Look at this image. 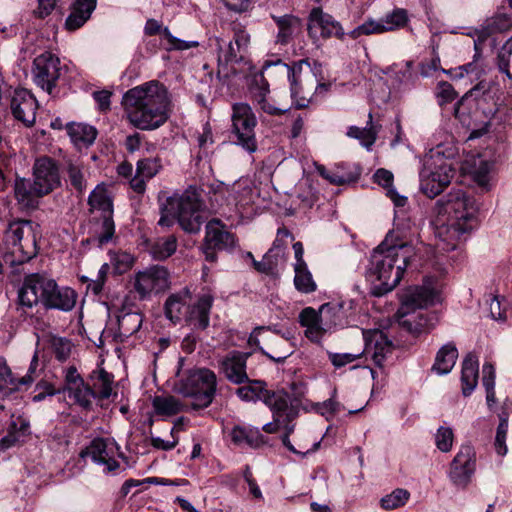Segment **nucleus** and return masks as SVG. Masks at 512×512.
<instances>
[{"instance_id":"1","label":"nucleus","mask_w":512,"mask_h":512,"mask_svg":"<svg viewBox=\"0 0 512 512\" xmlns=\"http://www.w3.org/2000/svg\"><path fill=\"white\" fill-rule=\"evenodd\" d=\"M129 122L141 130H154L168 119L169 95L157 80L127 90L121 102Z\"/></svg>"},{"instance_id":"2","label":"nucleus","mask_w":512,"mask_h":512,"mask_svg":"<svg viewBox=\"0 0 512 512\" xmlns=\"http://www.w3.org/2000/svg\"><path fill=\"white\" fill-rule=\"evenodd\" d=\"M438 213L448 214L453 220L437 229V248L449 252L455 250L461 237L471 232L476 225L477 207L473 197L461 189L450 191L436 202Z\"/></svg>"},{"instance_id":"3","label":"nucleus","mask_w":512,"mask_h":512,"mask_svg":"<svg viewBox=\"0 0 512 512\" xmlns=\"http://www.w3.org/2000/svg\"><path fill=\"white\" fill-rule=\"evenodd\" d=\"M440 301V291L437 278L426 277L421 286L409 287L401 296V306L398 310L399 323L414 335L426 333L435 327L438 317L434 312H419Z\"/></svg>"},{"instance_id":"4","label":"nucleus","mask_w":512,"mask_h":512,"mask_svg":"<svg viewBox=\"0 0 512 512\" xmlns=\"http://www.w3.org/2000/svg\"><path fill=\"white\" fill-rule=\"evenodd\" d=\"M384 239L371 254L366 270L367 279L374 285L373 294L382 296L392 291L401 281L411 257L401 246H389Z\"/></svg>"},{"instance_id":"5","label":"nucleus","mask_w":512,"mask_h":512,"mask_svg":"<svg viewBox=\"0 0 512 512\" xmlns=\"http://www.w3.org/2000/svg\"><path fill=\"white\" fill-rule=\"evenodd\" d=\"M201 193L196 187L190 186L182 193L171 196H159L161 217L160 226L170 227L177 221L180 227L188 233H198L204 222L201 214Z\"/></svg>"},{"instance_id":"6","label":"nucleus","mask_w":512,"mask_h":512,"mask_svg":"<svg viewBox=\"0 0 512 512\" xmlns=\"http://www.w3.org/2000/svg\"><path fill=\"white\" fill-rule=\"evenodd\" d=\"M39 237V225L35 222L25 219L10 222L3 236L4 261L11 266L30 261L38 253Z\"/></svg>"},{"instance_id":"7","label":"nucleus","mask_w":512,"mask_h":512,"mask_svg":"<svg viewBox=\"0 0 512 512\" xmlns=\"http://www.w3.org/2000/svg\"><path fill=\"white\" fill-rule=\"evenodd\" d=\"M175 390L183 397L191 399L192 409H205L215 398L217 376L208 368H194L179 381Z\"/></svg>"},{"instance_id":"8","label":"nucleus","mask_w":512,"mask_h":512,"mask_svg":"<svg viewBox=\"0 0 512 512\" xmlns=\"http://www.w3.org/2000/svg\"><path fill=\"white\" fill-rule=\"evenodd\" d=\"M342 307L325 303L319 310L304 308L299 314V323L305 327V336L312 342L320 343L327 333H331L341 322Z\"/></svg>"},{"instance_id":"9","label":"nucleus","mask_w":512,"mask_h":512,"mask_svg":"<svg viewBox=\"0 0 512 512\" xmlns=\"http://www.w3.org/2000/svg\"><path fill=\"white\" fill-rule=\"evenodd\" d=\"M231 120L232 142L246 152L254 153L257 150V119L252 108L246 103H235L232 106Z\"/></svg>"},{"instance_id":"10","label":"nucleus","mask_w":512,"mask_h":512,"mask_svg":"<svg viewBox=\"0 0 512 512\" xmlns=\"http://www.w3.org/2000/svg\"><path fill=\"white\" fill-rule=\"evenodd\" d=\"M50 279V276L41 273H31L24 277L14 302L17 313L27 316L39 304L43 306Z\"/></svg>"},{"instance_id":"11","label":"nucleus","mask_w":512,"mask_h":512,"mask_svg":"<svg viewBox=\"0 0 512 512\" xmlns=\"http://www.w3.org/2000/svg\"><path fill=\"white\" fill-rule=\"evenodd\" d=\"M90 212H98L101 218L100 230L97 231V238L100 245L108 243L114 233L115 224L113 221V198L108 187L98 184L88 197Z\"/></svg>"},{"instance_id":"12","label":"nucleus","mask_w":512,"mask_h":512,"mask_svg":"<svg viewBox=\"0 0 512 512\" xmlns=\"http://www.w3.org/2000/svg\"><path fill=\"white\" fill-rule=\"evenodd\" d=\"M233 39L227 44L222 38L216 37L218 51V76L223 73L228 64L245 61V53L250 44V35L240 24H233Z\"/></svg>"},{"instance_id":"13","label":"nucleus","mask_w":512,"mask_h":512,"mask_svg":"<svg viewBox=\"0 0 512 512\" xmlns=\"http://www.w3.org/2000/svg\"><path fill=\"white\" fill-rule=\"evenodd\" d=\"M132 283L139 300H148L169 288L170 275L164 266L152 265L136 272Z\"/></svg>"},{"instance_id":"14","label":"nucleus","mask_w":512,"mask_h":512,"mask_svg":"<svg viewBox=\"0 0 512 512\" xmlns=\"http://www.w3.org/2000/svg\"><path fill=\"white\" fill-rule=\"evenodd\" d=\"M236 244L235 235L228 231L219 219H212L206 224L205 237L201 246L206 261L216 262L217 251H232Z\"/></svg>"},{"instance_id":"15","label":"nucleus","mask_w":512,"mask_h":512,"mask_svg":"<svg viewBox=\"0 0 512 512\" xmlns=\"http://www.w3.org/2000/svg\"><path fill=\"white\" fill-rule=\"evenodd\" d=\"M32 73L35 84L52 94L61 75L60 59L51 52H44L34 59Z\"/></svg>"},{"instance_id":"16","label":"nucleus","mask_w":512,"mask_h":512,"mask_svg":"<svg viewBox=\"0 0 512 512\" xmlns=\"http://www.w3.org/2000/svg\"><path fill=\"white\" fill-rule=\"evenodd\" d=\"M455 175L452 165L443 162L434 167L424 166L420 172V190L429 198L438 196Z\"/></svg>"},{"instance_id":"17","label":"nucleus","mask_w":512,"mask_h":512,"mask_svg":"<svg viewBox=\"0 0 512 512\" xmlns=\"http://www.w3.org/2000/svg\"><path fill=\"white\" fill-rule=\"evenodd\" d=\"M476 471V452L465 444L460 447L450 464L449 478L458 487H466Z\"/></svg>"},{"instance_id":"18","label":"nucleus","mask_w":512,"mask_h":512,"mask_svg":"<svg viewBox=\"0 0 512 512\" xmlns=\"http://www.w3.org/2000/svg\"><path fill=\"white\" fill-rule=\"evenodd\" d=\"M119 455V447L113 439L95 438L80 453L81 457L89 456L98 465H104L107 472H113L120 466L116 457Z\"/></svg>"},{"instance_id":"19","label":"nucleus","mask_w":512,"mask_h":512,"mask_svg":"<svg viewBox=\"0 0 512 512\" xmlns=\"http://www.w3.org/2000/svg\"><path fill=\"white\" fill-rule=\"evenodd\" d=\"M408 21V15L405 9L397 8L379 21L368 19L363 24L350 31L348 35L352 39H357L362 35L379 34L392 31L403 27Z\"/></svg>"},{"instance_id":"20","label":"nucleus","mask_w":512,"mask_h":512,"mask_svg":"<svg viewBox=\"0 0 512 512\" xmlns=\"http://www.w3.org/2000/svg\"><path fill=\"white\" fill-rule=\"evenodd\" d=\"M33 181L36 190L45 195L60 185L59 168L56 161L50 157H40L33 165Z\"/></svg>"},{"instance_id":"21","label":"nucleus","mask_w":512,"mask_h":512,"mask_svg":"<svg viewBox=\"0 0 512 512\" xmlns=\"http://www.w3.org/2000/svg\"><path fill=\"white\" fill-rule=\"evenodd\" d=\"M251 356L249 352L233 350L219 361V371L225 378L235 385L248 382L247 359Z\"/></svg>"},{"instance_id":"22","label":"nucleus","mask_w":512,"mask_h":512,"mask_svg":"<svg viewBox=\"0 0 512 512\" xmlns=\"http://www.w3.org/2000/svg\"><path fill=\"white\" fill-rule=\"evenodd\" d=\"M307 29L310 37L316 36V29H320V35L323 38L336 37L343 40L346 35L341 23L335 20L332 15L324 13L319 7L311 10Z\"/></svg>"},{"instance_id":"23","label":"nucleus","mask_w":512,"mask_h":512,"mask_svg":"<svg viewBox=\"0 0 512 512\" xmlns=\"http://www.w3.org/2000/svg\"><path fill=\"white\" fill-rule=\"evenodd\" d=\"M365 342L364 352L371 356L373 362L378 367H382L387 356L393 352L394 344L392 340L381 330L363 331Z\"/></svg>"},{"instance_id":"24","label":"nucleus","mask_w":512,"mask_h":512,"mask_svg":"<svg viewBox=\"0 0 512 512\" xmlns=\"http://www.w3.org/2000/svg\"><path fill=\"white\" fill-rule=\"evenodd\" d=\"M77 297L78 295L74 289L58 285L55 279L51 277L43 308L69 312L75 307Z\"/></svg>"},{"instance_id":"25","label":"nucleus","mask_w":512,"mask_h":512,"mask_svg":"<svg viewBox=\"0 0 512 512\" xmlns=\"http://www.w3.org/2000/svg\"><path fill=\"white\" fill-rule=\"evenodd\" d=\"M214 297L210 293L199 294L194 301H189L186 322L195 329L205 330L210 324V311Z\"/></svg>"},{"instance_id":"26","label":"nucleus","mask_w":512,"mask_h":512,"mask_svg":"<svg viewBox=\"0 0 512 512\" xmlns=\"http://www.w3.org/2000/svg\"><path fill=\"white\" fill-rule=\"evenodd\" d=\"M273 413L277 422L293 421L298 416V410L293 405L290 395L284 390L268 391L264 401Z\"/></svg>"},{"instance_id":"27","label":"nucleus","mask_w":512,"mask_h":512,"mask_svg":"<svg viewBox=\"0 0 512 512\" xmlns=\"http://www.w3.org/2000/svg\"><path fill=\"white\" fill-rule=\"evenodd\" d=\"M37 101L34 96L26 89H16L11 99V111L13 116L23 122L26 126H31L36 120Z\"/></svg>"},{"instance_id":"28","label":"nucleus","mask_w":512,"mask_h":512,"mask_svg":"<svg viewBox=\"0 0 512 512\" xmlns=\"http://www.w3.org/2000/svg\"><path fill=\"white\" fill-rule=\"evenodd\" d=\"M414 225L409 219L396 216L394 219V228L389 231L385 239L390 238L389 246H401V251L413 257L415 248L412 245V235L414 234Z\"/></svg>"},{"instance_id":"29","label":"nucleus","mask_w":512,"mask_h":512,"mask_svg":"<svg viewBox=\"0 0 512 512\" xmlns=\"http://www.w3.org/2000/svg\"><path fill=\"white\" fill-rule=\"evenodd\" d=\"M304 64L309 66L307 60H300L293 62L292 65H288L283 63L282 60L278 59L275 62H265L264 64V68H267L271 65H280L283 69H285L290 83L291 98L295 107L298 109L306 108L309 105V99L306 97V95H299L298 91L300 73Z\"/></svg>"},{"instance_id":"30","label":"nucleus","mask_w":512,"mask_h":512,"mask_svg":"<svg viewBox=\"0 0 512 512\" xmlns=\"http://www.w3.org/2000/svg\"><path fill=\"white\" fill-rule=\"evenodd\" d=\"M190 300L191 292L187 287L169 295L164 303L166 318L174 324L179 323L183 319L186 321L187 307Z\"/></svg>"},{"instance_id":"31","label":"nucleus","mask_w":512,"mask_h":512,"mask_svg":"<svg viewBox=\"0 0 512 512\" xmlns=\"http://www.w3.org/2000/svg\"><path fill=\"white\" fill-rule=\"evenodd\" d=\"M272 331L275 335L267 338L269 352L264 351V355L275 363H283L293 354V345L289 337L284 336V334L280 335V332L276 329Z\"/></svg>"},{"instance_id":"32","label":"nucleus","mask_w":512,"mask_h":512,"mask_svg":"<svg viewBox=\"0 0 512 512\" xmlns=\"http://www.w3.org/2000/svg\"><path fill=\"white\" fill-rule=\"evenodd\" d=\"M96 8V0H76L65 21V28L75 31L82 27Z\"/></svg>"},{"instance_id":"33","label":"nucleus","mask_w":512,"mask_h":512,"mask_svg":"<svg viewBox=\"0 0 512 512\" xmlns=\"http://www.w3.org/2000/svg\"><path fill=\"white\" fill-rule=\"evenodd\" d=\"M66 130L71 142L79 150L90 147L98 134L94 126L84 123H68Z\"/></svg>"},{"instance_id":"34","label":"nucleus","mask_w":512,"mask_h":512,"mask_svg":"<svg viewBox=\"0 0 512 512\" xmlns=\"http://www.w3.org/2000/svg\"><path fill=\"white\" fill-rule=\"evenodd\" d=\"M474 49L475 54L471 62L450 70H443V72L447 73L452 79H462L463 77L468 76L471 81L479 80L485 74V69L479 62L481 58V50L476 41H474Z\"/></svg>"},{"instance_id":"35","label":"nucleus","mask_w":512,"mask_h":512,"mask_svg":"<svg viewBox=\"0 0 512 512\" xmlns=\"http://www.w3.org/2000/svg\"><path fill=\"white\" fill-rule=\"evenodd\" d=\"M36 184L29 179L17 178L14 184V193L17 201L25 208H34L38 199L45 194L36 190Z\"/></svg>"},{"instance_id":"36","label":"nucleus","mask_w":512,"mask_h":512,"mask_svg":"<svg viewBox=\"0 0 512 512\" xmlns=\"http://www.w3.org/2000/svg\"><path fill=\"white\" fill-rule=\"evenodd\" d=\"M478 371L479 363L477 357L469 353L463 361L461 371L462 393L464 396H469L476 388Z\"/></svg>"},{"instance_id":"37","label":"nucleus","mask_w":512,"mask_h":512,"mask_svg":"<svg viewBox=\"0 0 512 512\" xmlns=\"http://www.w3.org/2000/svg\"><path fill=\"white\" fill-rule=\"evenodd\" d=\"M458 358V350L453 343L443 345L436 354L432 370L438 375L448 374Z\"/></svg>"},{"instance_id":"38","label":"nucleus","mask_w":512,"mask_h":512,"mask_svg":"<svg viewBox=\"0 0 512 512\" xmlns=\"http://www.w3.org/2000/svg\"><path fill=\"white\" fill-rule=\"evenodd\" d=\"M236 390V395L245 402H257L266 400L268 395L267 384L263 380H250Z\"/></svg>"},{"instance_id":"39","label":"nucleus","mask_w":512,"mask_h":512,"mask_svg":"<svg viewBox=\"0 0 512 512\" xmlns=\"http://www.w3.org/2000/svg\"><path fill=\"white\" fill-rule=\"evenodd\" d=\"M230 436L235 445L247 444L252 448H257L264 443L263 435L258 428L235 426L232 428Z\"/></svg>"},{"instance_id":"40","label":"nucleus","mask_w":512,"mask_h":512,"mask_svg":"<svg viewBox=\"0 0 512 512\" xmlns=\"http://www.w3.org/2000/svg\"><path fill=\"white\" fill-rule=\"evenodd\" d=\"M152 406L157 415L173 416L184 410V404L174 396H155Z\"/></svg>"},{"instance_id":"41","label":"nucleus","mask_w":512,"mask_h":512,"mask_svg":"<svg viewBox=\"0 0 512 512\" xmlns=\"http://www.w3.org/2000/svg\"><path fill=\"white\" fill-rule=\"evenodd\" d=\"M375 182L387 189V196L394 202L398 207H403L407 203V197L399 195L393 184V174L386 169H378L374 174Z\"/></svg>"},{"instance_id":"42","label":"nucleus","mask_w":512,"mask_h":512,"mask_svg":"<svg viewBox=\"0 0 512 512\" xmlns=\"http://www.w3.org/2000/svg\"><path fill=\"white\" fill-rule=\"evenodd\" d=\"M294 286L297 291L310 294L317 290V284L307 265L294 264Z\"/></svg>"},{"instance_id":"43","label":"nucleus","mask_w":512,"mask_h":512,"mask_svg":"<svg viewBox=\"0 0 512 512\" xmlns=\"http://www.w3.org/2000/svg\"><path fill=\"white\" fill-rule=\"evenodd\" d=\"M118 329L121 336L130 337L142 326L143 315L140 312H127L118 316Z\"/></svg>"},{"instance_id":"44","label":"nucleus","mask_w":512,"mask_h":512,"mask_svg":"<svg viewBox=\"0 0 512 512\" xmlns=\"http://www.w3.org/2000/svg\"><path fill=\"white\" fill-rule=\"evenodd\" d=\"M64 392L67 393L69 398H72L75 403L85 409L90 408L92 405V399L96 398L95 390H93L89 385H86L84 381L82 382V385H75Z\"/></svg>"},{"instance_id":"45","label":"nucleus","mask_w":512,"mask_h":512,"mask_svg":"<svg viewBox=\"0 0 512 512\" xmlns=\"http://www.w3.org/2000/svg\"><path fill=\"white\" fill-rule=\"evenodd\" d=\"M278 26L277 42L286 45L292 36V27L299 23V19L292 15L272 16Z\"/></svg>"},{"instance_id":"46","label":"nucleus","mask_w":512,"mask_h":512,"mask_svg":"<svg viewBox=\"0 0 512 512\" xmlns=\"http://www.w3.org/2000/svg\"><path fill=\"white\" fill-rule=\"evenodd\" d=\"M410 498L408 490L403 488H396L390 494L383 496L380 499V506L384 510H393L404 506Z\"/></svg>"},{"instance_id":"47","label":"nucleus","mask_w":512,"mask_h":512,"mask_svg":"<svg viewBox=\"0 0 512 512\" xmlns=\"http://www.w3.org/2000/svg\"><path fill=\"white\" fill-rule=\"evenodd\" d=\"M70 184L80 193L86 188V180L79 163L69 160L66 167Z\"/></svg>"},{"instance_id":"48","label":"nucleus","mask_w":512,"mask_h":512,"mask_svg":"<svg viewBox=\"0 0 512 512\" xmlns=\"http://www.w3.org/2000/svg\"><path fill=\"white\" fill-rule=\"evenodd\" d=\"M113 377L105 370H100L94 383L96 389V397L101 399L109 398L112 393Z\"/></svg>"},{"instance_id":"49","label":"nucleus","mask_w":512,"mask_h":512,"mask_svg":"<svg viewBox=\"0 0 512 512\" xmlns=\"http://www.w3.org/2000/svg\"><path fill=\"white\" fill-rule=\"evenodd\" d=\"M454 433L451 427L440 426L435 434V445L443 453L452 449Z\"/></svg>"},{"instance_id":"50","label":"nucleus","mask_w":512,"mask_h":512,"mask_svg":"<svg viewBox=\"0 0 512 512\" xmlns=\"http://www.w3.org/2000/svg\"><path fill=\"white\" fill-rule=\"evenodd\" d=\"M162 168L158 158H145L137 162L136 172L146 179L153 178Z\"/></svg>"},{"instance_id":"51","label":"nucleus","mask_w":512,"mask_h":512,"mask_svg":"<svg viewBox=\"0 0 512 512\" xmlns=\"http://www.w3.org/2000/svg\"><path fill=\"white\" fill-rule=\"evenodd\" d=\"M177 249V239L171 235L159 240L154 246V254L160 259H166L175 253Z\"/></svg>"},{"instance_id":"52","label":"nucleus","mask_w":512,"mask_h":512,"mask_svg":"<svg viewBox=\"0 0 512 512\" xmlns=\"http://www.w3.org/2000/svg\"><path fill=\"white\" fill-rule=\"evenodd\" d=\"M163 37L167 40L168 46L166 50H188L190 48L198 47L199 43L197 41H186L180 38L173 36L168 29V27H164L163 29Z\"/></svg>"},{"instance_id":"53","label":"nucleus","mask_w":512,"mask_h":512,"mask_svg":"<svg viewBox=\"0 0 512 512\" xmlns=\"http://www.w3.org/2000/svg\"><path fill=\"white\" fill-rule=\"evenodd\" d=\"M368 117H369V121L367 122V126L364 128H361V132H363V133H361L359 135L358 140L364 147L369 149L375 143V141L377 139L379 127L372 122V114L371 113H369Z\"/></svg>"},{"instance_id":"54","label":"nucleus","mask_w":512,"mask_h":512,"mask_svg":"<svg viewBox=\"0 0 512 512\" xmlns=\"http://www.w3.org/2000/svg\"><path fill=\"white\" fill-rule=\"evenodd\" d=\"M266 92L267 90L263 89L260 94L256 96L257 104L264 113L272 116H278L286 113L289 110V108H280L271 103L266 97Z\"/></svg>"},{"instance_id":"55","label":"nucleus","mask_w":512,"mask_h":512,"mask_svg":"<svg viewBox=\"0 0 512 512\" xmlns=\"http://www.w3.org/2000/svg\"><path fill=\"white\" fill-rule=\"evenodd\" d=\"M39 366L40 364L38 352L36 351L31 359L26 375L17 379L18 386L32 384L35 381V379L40 375L41 369L39 368Z\"/></svg>"},{"instance_id":"56","label":"nucleus","mask_w":512,"mask_h":512,"mask_svg":"<svg viewBox=\"0 0 512 512\" xmlns=\"http://www.w3.org/2000/svg\"><path fill=\"white\" fill-rule=\"evenodd\" d=\"M507 431H508V422L506 419H501V421L497 427L496 437H495V449H496V452L501 456H504L507 453V446H506Z\"/></svg>"},{"instance_id":"57","label":"nucleus","mask_w":512,"mask_h":512,"mask_svg":"<svg viewBox=\"0 0 512 512\" xmlns=\"http://www.w3.org/2000/svg\"><path fill=\"white\" fill-rule=\"evenodd\" d=\"M35 395L32 397L33 402H41L47 396H53L61 392V389H55L54 386L46 381H40L35 386Z\"/></svg>"},{"instance_id":"58","label":"nucleus","mask_w":512,"mask_h":512,"mask_svg":"<svg viewBox=\"0 0 512 512\" xmlns=\"http://www.w3.org/2000/svg\"><path fill=\"white\" fill-rule=\"evenodd\" d=\"M197 145L201 151L206 152L207 149L214 143L212 129L209 123L202 126L201 131L196 133Z\"/></svg>"},{"instance_id":"59","label":"nucleus","mask_w":512,"mask_h":512,"mask_svg":"<svg viewBox=\"0 0 512 512\" xmlns=\"http://www.w3.org/2000/svg\"><path fill=\"white\" fill-rule=\"evenodd\" d=\"M11 155L8 143L0 135V191L6 187V179L3 173V166H7Z\"/></svg>"},{"instance_id":"60","label":"nucleus","mask_w":512,"mask_h":512,"mask_svg":"<svg viewBox=\"0 0 512 512\" xmlns=\"http://www.w3.org/2000/svg\"><path fill=\"white\" fill-rule=\"evenodd\" d=\"M437 90L438 103L441 106L452 102L457 96L453 86L445 81L438 84Z\"/></svg>"},{"instance_id":"61","label":"nucleus","mask_w":512,"mask_h":512,"mask_svg":"<svg viewBox=\"0 0 512 512\" xmlns=\"http://www.w3.org/2000/svg\"><path fill=\"white\" fill-rule=\"evenodd\" d=\"M110 267L107 263L102 264L100 269L98 270L97 276L95 279L91 281V283L88 285V288L94 293L99 294L104 286V283L106 281L107 275L109 273Z\"/></svg>"},{"instance_id":"62","label":"nucleus","mask_w":512,"mask_h":512,"mask_svg":"<svg viewBox=\"0 0 512 512\" xmlns=\"http://www.w3.org/2000/svg\"><path fill=\"white\" fill-rule=\"evenodd\" d=\"M53 350L56 359L65 361L71 352V342L65 338L55 339L53 342Z\"/></svg>"},{"instance_id":"63","label":"nucleus","mask_w":512,"mask_h":512,"mask_svg":"<svg viewBox=\"0 0 512 512\" xmlns=\"http://www.w3.org/2000/svg\"><path fill=\"white\" fill-rule=\"evenodd\" d=\"M319 173L325 179L329 180L330 183L335 184V185H342V184H345L348 182L355 181L359 176V173H357L355 175H348V176L340 175L338 173L330 174L326 171V169L324 167H321L319 169Z\"/></svg>"},{"instance_id":"64","label":"nucleus","mask_w":512,"mask_h":512,"mask_svg":"<svg viewBox=\"0 0 512 512\" xmlns=\"http://www.w3.org/2000/svg\"><path fill=\"white\" fill-rule=\"evenodd\" d=\"M361 354H352V353H330L329 359L331 363L336 367L340 368L349 363H352L356 359H358Z\"/></svg>"}]
</instances>
